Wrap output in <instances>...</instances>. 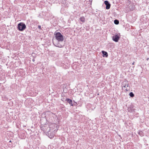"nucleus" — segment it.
I'll return each instance as SVG.
<instances>
[{
  "label": "nucleus",
  "mask_w": 149,
  "mask_h": 149,
  "mask_svg": "<svg viewBox=\"0 0 149 149\" xmlns=\"http://www.w3.org/2000/svg\"><path fill=\"white\" fill-rule=\"evenodd\" d=\"M11 142V141H9V142Z\"/></svg>",
  "instance_id": "nucleus-19"
},
{
  "label": "nucleus",
  "mask_w": 149,
  "mask_h": 149,
  "mask_svg": "<svg viewBox=\"0 0 149 149\" xmlns=\"http://www.w3.org/2000/svg\"><path fill=\"white\" fill-rule=\"evenodd\" d=\"M128 86H129V85L128 84H127L126 83L124 84V82H123V84H122V88L124 87V88H126L127 87H128Z\"/></svg>",
  "instance_id": "nucleus-8"
},
{
  "label": "nucleus",
  "mask_w": 149,
  "mask_h": 149,
  "mask_svg": "<svg viewBox=\"0 0 149 149\" xmlns=\"http://www.w3.org/2000/svg\"><path fill=\"white\" fill-rule=\"evenodd\" d=\"M138 134L141 136H143L144 135L143 133L141 131H139Z\"/></svg>",
  "instance_id": "nucleus-11"
},
{
  "label": "nucleus",
  "mask_w": 149,
  "mask_h": 149,
  "mask_svg": "<svg viewBox=\"0 0 149 149\" xmlns=\"http://www.w3.org/2000/svg\"><path fill=\"white\" fill-rule=\"evenodd\" d=\"M38 28L40 30H42V29H41V26L40 25H38Z\"/></svg>",
  "instance_id": "nucleus-14"
},
{
  "label": "nucleus",
  "mask_w": 149,
  "mask_h": 149,
  "mask_svg": "<svg viewBox=\"0 0 149 149\" xmlns=\"http://www.w3.org/2000/svg\"><path fill=\"white\" fill-rule=\"evenodd\" d=\"M114 23L116 24H118L119 23V21L118 20L115 19L114 20Z\"/></svg>",
  "instance_id": "nucleus-12"
},
{
  "label": "nucleus",
  "mask_w": 149,
  "mask_h": 149,
  "mask_svg": "<svg viewBox=\"0 0 149 149\" xmlns=\"http://www.w3.org/2000/svg\"><path fill=\"white\" fill-rule=\"evenodd\" d=\"M120 37V33H117L114 35L112 37V40L114 42H117L118 41Z\"/></svg>",
  "instance_id": "nucleus-4"
},
{
  "label": "nucleus",
  "mask_w": 149,
  "mask_h": 149,
  "mask_svg": "<svg viewBox=\"0 0 149 149\" xmlns=\"http://www.w3.org/2000/svg\"><path fill=\"white\" fill-rule=\"evenodd\" d=\"M128 110L129 111H134V109H133V107H130L128 108Z\"/></svg>",
  "instance_id": "nucleus-10"
},
{
  "label": "nucleus",
  "mask_w": 149,
  "mask_h": 149,
  "mask_svg": "<svg viewBox=\"0 0 149 149\" xmlns=\"http://www.w3.org/2000/svg\"><path fill=\"white\" fill-rule=\"evenodd\" d=\"M89 1L91 2H92V0H89Z\"/></svg>",
  "instance_id": "nucleus-16"
},
{
  "label": "nucleus",
  "mask_w": 149,
  "mask_h": 149,
  "mask_svg": "<svg viewBox=\"0 0 149 149\" xmlns=\"http://www.w3.org/2000/svg\"><path fill=\"white\" fill-rule=\"evenodd\" d=\"M149 59V58H148L146 59V60H147V61H148Z\"/></svg>",
  "instance_id": "nucleus-17"
},
{
  "label": "nucleus",
  "mask_w": 149,
  "mask_h": 149,
  "mask_svg": "<svg viewBox=\"0 0 149 149\" xmlns=\"http://www.w3.org/2000/svg\"><path fill=\"white\" fill-rule=\"evenodd\" d=\"M134 63H135L134 61V62H133V63H132V65H134Z\"/></svg>",
  "instance_id": "nucleus-15"
},
{
  "label": "nucleus",
  "mask_w": 149,
  "mask_h": 149,
  "mask_svg": "<svg viewBox=\"0 0 149 149\" xmlns=\"http://www.w3.org/2000/svg\"><path fill=\"white\" fill-rule=\"evenodd\" d=\"M65 101H67V102L70 104V105L71 106H73V104H72V101L69 98H66L65 99Z\"/></svg>",
  "instance_id": "nucleus-6"
},
{
  "label": "nucleus",
  "mask_w": 149,
  "mask_h": 149,
  "mask_svg": "<svg viewBox=\"0 0 149 149\" xmlns=\"http://www.w3.org/2000/svg\"><path fill=\"white\" fill-rule=\"evenodd\" d=\"M17 28L19 31H22L26 28V26L24 23L20 22L18 24Z\"/></svg>",
  "instance_id": "nucleus-3"
},
{
  "label": "nucleus",
  "mask_w": 149,
  "mask_h": 149,
  "mask_svg": "<svg viewBox=\"0 0 149 149\" xmlns=\"http://www.w3.org/2000/svg\"><path fill=\"white\" fill-rule=\"evenodd\" d=\"M104 3L106 5V8L107 9H109L110 8L111 6L110 4L109 3L108 1H104Z\"/></svg>",
  "instance_id": "nucleus-5"
},
{
  "label": "nucleus",
  "mask_w": 149,
  "mask_h": 149,
  "mask_svg": "<svg viewBox=\"0 0 149 149\" xmlns=\"http://www.w3.org/2000/svg\"><path fill=\"white\" fill-rule=\"evenodd\" d=\"M34 61V59L33 60V61Z\"/></svg>",
  "instance_id": "nucleus-20"
},
{
  "label": "nucleus",
  "mask_w": 149,
  "mask_h": 149,
  "mask_svg": "<svg viewBox=\"0 0 149 149\" xmlns=\"http://www.w3.org/2000/svg\"><path fill=\"white\" fill-rule=\"evenodd\" d=\"M55 39H53V40H58V41H63L64 38L63 36L60 32H57L55 34Z\"/></svg>",
  "instance_id": "nucleus-2"
},
{
  "label": "nucleus",
  "mask_w": 149,
  "mask_h": 149,
  "mask_svg": "<svg viewBox=\"0 0 149 149\" xmlns=\"http://www.w3.org/2000/svg\"><path fill=\"white\" fill-rule=\"evenodd\" d=\"M53 43L55 46L59 48L63 47L65 44L63 41H58L55 40H53Z\"/></svg>",
  "instance_id": "nucleus-1"
},
{
  "label": "nucleus",
  "mask_w": 149,
  "mask_h": 149,
  "mask_svg": "<svg viewBox=\"0 0 149 149\" xmlns=\"http://www.w3.org/2000/svg\"><path fill=\"white\" fill-rule=\"evenodd\" d=\"M129 95L131 97H133L134 96V93L132 92H131L130 93Z\"/></svg>",
  "instance_id": "nucleus-13"
},
{
  "label": "nucleus",
  "mask_w": 149,
  "mask_h": 149,
  "mask_svg": "<svg viewBox=\"0 0 149 149\" xmlns=\"http://www.w3.org/2000/svg\"><path fill=\"white\" fill-rule=\"evenodd\" d=\"M102 53L103 54V57H107L108 56V54L107 53L104 51H102Z\"/></svg>",
  "instance_id": "nucleus-7"
},
{
  "label": "nucleus",
  "mask_w": 149,
  "mask_h": 149,
  "mask_svg": "<svg viewBox=\"0 0 149 149\" xmlns=\"http://www.w3.org/2000/svg\"><path fill=\"white\" fill-rule=\"evenodd\" d=\"M125 90H126L127 91V89H125Z\"/></svg>",
  "instance_id": "nucleus-18"
},
{
  "label": "nucleus",
  "mask_w": 149,
  "mask_h": 149,
  "mask_svg": "<svg viewBox=\"0 0 149 149\" xmlns=\"http://www.w3.org/2000/svg\"><path fill=\"white\" fill-rule=\"evenodd\" d=\"M80 20L81 21L84 22L85 21V18L84 17H81L80 18Z\"/></svg>",
  "instance_id": "nucleus-9"
}]
</instances>
